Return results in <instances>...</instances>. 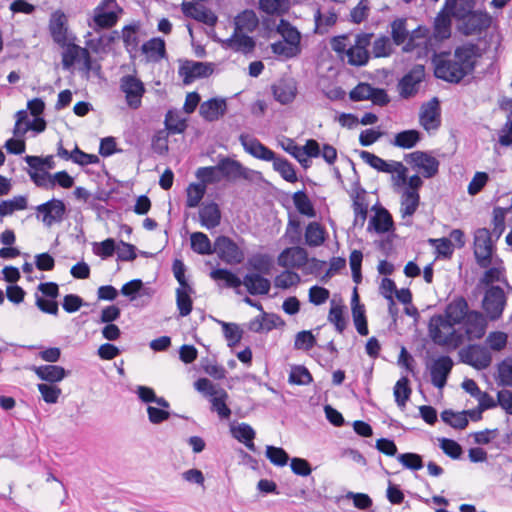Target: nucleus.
I'll return each instance as SVG.
<instances>
[{"label":"nucleus","instance_id":"1","mask_svg":"<svg viewBox=\"0 0 512 512\" xmlns=\"http://www.w3.org/2000/svg\"><path fill=\"white\" fill-rule=\"evenodd\" d=\"M480 49L475 43H465L458 46L454 53H434L432 62L437 78L449 83H459L475 70Z\"/></svg>","mask_w":512,"mask_h":512},{"label":"nucleus","instance_id":"2","mask_svg":"<svg viewBox=\"0 0 512 512\" xmlns=\"http://www.w3.org/2000/svg\"><path fill=\"white\" fill-rule=\"evenodd\" d=\"M428 334L438 346L457 349L464 343V334L456 328V324L440 314L433 315L428 324Z\"/></svg>","mask_w":512,"mask_h":512},{"label":"nucleus","instance_id":"3","mask_svg":"<svg viewBox=\"0 0 512 512\" xmlns=\"http://www.w3.org/2000/svg\"><path fill=\"white\" fill-rule=\"evenodd\" d=\"M495 239L487 228H478L474 232V257L476 263L481 268H488L493 263L499 261L495 254Z\"/></svg>","mask_w":512,"mask_h":512},{"label":"nucleus","instance_id":"4","mask_svg":"<svg viewBox=\"0 0 512 512\" xmlns=\"http://www.w3.org/2000/svg\"><path fill=\"white\" fill-rule=\"evenodd\" d=\"M217 164L221 178H225L229 181L237 179L253 181L255 178L261 177L260 172L244 167L239 161L233 160L229 157L221 158Z\"/></svg>","mask_w":512,"mask_h":512},{"label":"nucleus","instance_id":"5","mask_svg":"<svg viewBox=\"0 0 512 512\" xmlns=\"http://www.w3.org/2000/svg\"><path fill=\"white\" fill-rule=\"evenodd\" d=\"M506 295L499 286L489 287L482 300V308L490 320H497L501 317L506 306Z\"/></svg>","mask_w":512,"mask_h":512},{"label":"nucleus","instance_id":"6","mask_svg":"<svg viewBox=\"0 0 512 512\" xmlns=\"http://www.w3.org/2000/svg\"><path fill=\"white\" fill-rule=\"evenodd\" d=\"M37 218L42 215L45 226L51 227L55 223H61L67 214V208L63 200L52 198L36 207Z\"/></svg>","mask_w":512,"mask_h":512},{"label":"nucleus","instance_id":"7","mask_svg":"<svg viewBox=\"0 0 512 512\" xmlns=\"http://www.w3.org/2000/svg\"><path fill=\"white\" fill-rule=\"evenodd\" d=\"M404 160L427 179L434 177L439 171L440 162L424 151H414L406 154Z\"/></svg>","mask_w":512,"mask_h":512},{"label":"nucleus","instance_id":"8","mask_svg":"<svg viewBox=\"0 0 512 512\" xmlns=\"http://www.w3.org/2000/svg\"><path fill=\"white\" fill-rule=\"evenodd\" d=\"M214 252L222 261L229 265L240 264L244 260L242 249L227 236L216 238L214 241Z\"/></svg>","mask_w":512,"mask_h":512},{"label":"nucleus","instance_id":"9","mask_svg":"<svg viewBox=\"0 0 512 512\" xmlns=\"http://www.w3.org/2000/svg\"><path fill=\"white\" fill-rule=\"evenodd\" d=\"M461 361L478 370L486 369L492 362L490 351L480 345H470L459 352Z\"/></svg>","mask_w":512,"mask_h":512},{"label":"nucleus","instance_id":"10","mask_svg":"<svg viewBox=\"0 0 512 512\" xmlns=\"http://www.w3.org/2000/svg\"><path fill=\"white\" fill-rule=\"evenodd\" d=\"M424 76L425 70L423 65L417 64L413 66V68L407 72L398 83L400 96L404 99H408L417 94L419 85L424 79Z\"/></svg>","mask_w":512,"mask_h":512},{"label":"nucleus","instance_id":"11","mask_svg":"<svg viewBox=\"0 0 512 512\" xmlns=\"http://www.w3.org/2000/svg\"><path fill=\"white\" fill-rule=\"evenodd\" d=\"M453 365L454 363L450 356L442 355L434 359L428 366L431 383L438 389L444 388Z\"/></svg>","mask_w":512,"mask_h":512},{"label":"nucleus","instance_id":"12","mask_svg":"<svg viewBox=\"0 0 512 512\" xmlns=\"http://www.w3.org/2000/svg\"><path fill=\"white\" fill-rule=\"evenodd\" d=\"M120 88L126 95L127 105L131 109H138L145 92L143 83L132 75H125L121 78Z\"/></svg>","mask_w":512,"mask_h":512},{"label":"nucleus","instance_id":"13","mask_svg":"<svg viewBox=\"0 0 512 512\" xmlns=\"http://www.w3.org/2000/svg\"><path fill=\"white\" fill-rule=\"evenodd\" d=\"M460 31L466 35H475L487 29L491 24V17L487 12L472 10L462 19Z\"/></svg>","mask_w":512,"mask_h":512},{"label":"nucleus","instance_id":"14","mask_svg":"<svg viewBox=\"0 0 512 512\" xmlns=\"http://www.w3.org/2000/svg\"><path fill=\"white\" fill-rule=\"evenodd\" d=\"M239 141L245 152L254 158L263 161H272L275 159V152L263 145L257 138L248 134H241L239 136Z\"/></svg>","mask_w":512,"mask_h":512},{"label":"nucleus","instance_id":"15","mask_svg":"<svg viewBox=\"0 0 512 512\" xmlns=\"http://www.w3.org/2000/svg\"><path fill=\"white\" fill-rule=\"evenodd\" d=\"M307 262L308 253L300 246L284 249L277 258L278 265L283 268H302Z\"/></svg>","mask_w":512,"mask_h":512},{"label":"nucleus","instance_id":"16","mask_svg":"<svg viewBox=\"0 0 512 512\" xmlns=\"http://www.w3.org/2000/svg\"><path fill=\"white\" fill-rule=\"evenodd\" d=\"M419 121L427 131L430 129H437L440 126L441 115L438 98L434 97L421 106Z\"/></svg>","mask_w":512,"mask_h":512},{"label":"nucleus","instance_id":"17","mask_svg":"<svg viewBox=\"0 0 512 512\" xmlns=\"http://www.w3.org/2000/svg\"><path fill=\"white\" fill-rule=\"evenodd\" d=\"M463 323L465 328L464 338L475 340L481 339L485 335L487 322L481 312L470 311Z\"/></svg>","mask_w":512,"mask_h":512},{"label":"nucleus","instance_id":"18","mask_svg":"<svg viewBox=\"0 0 512 512\" xmlns=\"http://www.w3.org/2000/svg\"><path fill=\"white\" fill-rule=\"evenodd\" d=\"M211 63L186 61L179 69V74L183 77L184 84H190L195 79L208 77L213 73Z\"/></svg>","mask_w":512,"mask_h":512},{"label":"nucleus","instance_id":"19","mask_svg":"<svg viewBox=\"0 0 512 512\" xmlns=\"http://www.w3.org/2000/svg\"><path fill=\"white\" fill-rule=\"evenodd\" d=\"M49 30L56 44L61 47L67 45V19L62 11L58 10L51 15Z\"/></svg>","mask_w":512,"mask_h":512},{"label":"nucleus","instance_id":"20","mask_svg":"<svg viewBox=\"0 0 512 512\" xmlns=\"http://www.w3.org/2000/svg\"><path fill=\"white\" fill-rule=\"evenodd\" d=\"M36 376L47 383H58L61 382L64 378L70 375V371L66 370L62 366L58 365H41V366H33L31 368Z\"/></svg>","mask_w":512,"mask_h":512},{"label":"nucleus","instance_id":"21","mask_svg":"<svg viewBox=\"0 0 512 512\" xmlns=\"http://www.w3.org/2000/svg\"><path fill=\"white\" fill-rule=\"evenodd\" d=\"M469 312L466 299L464 297H456L446 306L444 313L441 315L458 325L463 323Z\"/></svg>","mask_w":512,"mask_h":512},{"label":"nucleus","instance_id":"22","mask_svg":"<svg viewBox=\"0 0 512 512\" xmlns=\"http://www.w3.org/2000/svg\"><path fill=\"white\" fill-rule=\"evenodd\" d=\"M242 285L251 295H267L271 288L270 280L259 273H247L242 279Z\"/></svg>","mask_w":512,"mask_h":512},{"label":"nucleus","instance_id":"23","mask_svg":"<svg viewBox=\"0 0 512 512\" xmlns=\"http://www.w3.org/2000/svg\"><path fill=\"white\" fill-rule=\"evenodd\" d=\"M351 198L353 200V211L355 214V222L358 220L363 224L368 213V204L366 202V191L360 186L359 182L353 185Z\"/></svg>","mask_w":512,"mask_h":512},{"label":"nucleus","instance_id":"24","mask_svg":"<svg viewBox=\"0 0 512 512\" xmlns=\"http://www.w3.org/2000/svg\"><path fill=\"white\" fill-rule=\"evenodd\" d=\"M226 101L224 99H209L200 105L199 113L207 121L218 120L226 112Z\"/></svg>","mask_w":512,"mask_h":512},{"label":"nucleus","instance_id":"25","mask_svg":"<svg viewBox=\"0 0 512 512\" xmlns=\"http://www.w3.org/2000/svg\"><path fill=\"white\" fill-rule=\"evenodd\" d=\"M223 46L234 51L249 53L254 49L255 41L252 37L235 30L230 38L223 41Z\"/></svg>","mask_w":512,"mask_h":512},{"label":"nucleus","instance_id":"26","mask_svg":"<svg viewBox=\"0 0 512 512\" xmlns=\"http://www.w3.org/2000/svg\"><path fill=\"white\" fill-rule=\"evenodd\" d=\"M183 12L209 26H213L217 22V17L213 12L191 2L183 3Z\"/></svg>","mask_w":512,"mask_h":512},{"label":"nucleus","instance_id":"27","mask_svg":"<svg viewBox=\"0 0 512 512\" xmlns=\"http://www.w3.org/2000/svg\"><path fill=\"white\" fill-rule=\"evenodd\" d=\"M272 91L275 100L286 105L295 99L297 89L293 81L281 80L272 86Z\"/></svg>","mask_w":512,"mask_h":512},{"label":"nucleus","instance_id":"28","mask_svg":"<svg viewBox=\"0 0 512 512\" xmlns=\"http://www.w3.org/2000/svg\"><path fill=\"white\" fill-rule=\"evenodd\" d=\"M118 14L115 11H107L103 6H97L94 9V27L95 31L101 29H110L118 22Z\"/></svg>","mask_w":512,"mask_h":512},{"label":"nucleus","instance_id":"29","mask_svg":"<svg viewBox=\"0 0 512 512\" xmlns=\"http://www.w3.org/2000/svg\"><path fill=\"white\" fill-rule=\"evenodd\" d=\"M199 217L202 226L207 229H213L220 224L221 212L219 206L214 203H208L203 205L199 210Z\"/></svg>","mask_w":512,"mask_h":512},{"label":"nucleus","instance_id":"30","mask_svg":"<svg viewBox=\"0 0 512 512\" xmlns=\"http://www.w3.org/2000/svg\"><path fill=\"white\" fill-rule=\"evenodd\" d=\"M451 36V15L444 10L438 13L434 21L433 38L438 41L448 39Z\"/></svg>","mask_w":512,"mask_h":512},{"label":"nucleus","instance_id":"31","mask_svg":"<svg viewBox=\"0 0 512 512\" xmlns=\"http://www.w3.org/2000/svg\"><path fill=\"white\" fill-rule=\"evenodd\" d=\"M474 6V0H446L444 10L452 17L462 20L474 9Z\"/></svg>","mask_w":512,"mask_h":512},{"label":"nucleus","instance_id":"32","mask_svg":"<svg viewBox=\"0 0 512 512\" xmlns=\"http://www.w3.org/2000/svg\"><path fill=\"white\" fill-rule=\"evenodd\" d=\"M165 129L168 134H180L187 128V118L179 110H169L166 114Z\"/></svg>","mask_w":512,"mask_h":512},{"label":"nucleus","instance_id":"33","mask_svg":"<svg viewBox=\"0 0 512 512\" xmlns=\"http://www.w3.org/2000/svg\"><path fill=\"white\" fill-rule=\"evenodd\" d=\"M120 39V33L113 30L108 34H102L98 38L86 41V45L95 53L108 52L112 44Z\"/></svg>","mask_w":512,"mask_h":512},{"label":"nucleus","instance_id":"34","mask_svg":"<svg viewBox=\"0 0 512 512\" xmlns=\"http://www.w3.org/2000/svg\"><path fill=\"white\" fill-rule=\"evenodd\" d=\"M359 155L365 163L379 172L394 173L395 164H398V161H385L379 156L365 150L360 151Z\"/></svg>","mask_w":512,"mask_h":512},{"label":"nucleus","instance_id":"35","mask_svg":"<svg viewBox=\"0 0 512 512\" xmlns=\"http://www.w3.org/2000/svg\"><path fill=\"white\" fill-rule=\"evenodd\" d=\"M428 29L419 26L414 29L405 42L403 46L404 52H412L415 48L420 47L422 45H427V42H431L432 38H428Z\"/></svg>","mask_w":512,"mask_h":512},{"label":"nucleus","instance_id":"36","mask_svg":"<svg viewBox=\"0 0 512 512\" xmlns=\"http://www.w3.org/2000/svg\"><path fill=\"white\" fill-rule=\"evenodd\" d=\"M420 203V195L416 191L404 190L401 195L402 218L411 217L417 210Z\"/></svg>","mask_w":512,"mask_h":512},{"label":"nucleus","instance_id":"37","mask_svg":"<svg viewBox=\"0 0 512 512\" xmlns=\"http://www.w3.org/2000/svg\"><path fill=\"white\" fill-rule=\"evenodd\" d=\"M305 243L310 247H318L325 241V229L318 222H310L305 230Z\"/></svg>","mask_w":512,"mask_h":512},{"label":"nucleus","instance_id":"38","mask_svg":"<svg viewBox=\"0 0 512 512\" xmlns=\"http://www.w3.org/2000/svg\"><path fill=\"white\" fill-rule=\"evenodd\" d=\"M421 140V134L419 131L411 129L404 130L397 133L394 137V140L391 142L394 146L410 149L416 146V144Z\"/></svg>","mask_w":512,"mask_h":512},{"label":"nucleus","instance_id":"39","mask_svg":"<svg viewBox=\"0 0 512 512\" xmlns=\"http://www.w3.org/2000/svg\"><path fill=\"white\" fill-rule=\"evenodd\" d=\"M371 226L377 233H386L393 227L392 216L386 209H382L371 218L368 226V230Z\"/></svg>","mask_w":512,"mask_h":512},{"label":"nucleus","instance_id":"40","mask_svg":"<svg viewBox=\"0 0 512 512\" xmlns=\"http://www.w3.org/2000/svg\"><path fill=\"white\" fill-rule=\"evenodd\" d=\"M271 162L273 163L274 170L277 171L284 180L291 183L297 181L294 166L287 159L276 155L275 159Z\"/></svg>","mask_w":512,"mask_h":512},{"label":"nucleus","instance_id":"41","mask_svg":"<svg viewBox=\"0 0 512 512\" xmlns=\"http://www.w3.org/2000/svg\"><path fill=\"white\" fill-rule=\"evenodd\" d=\"M191 248L195 253L205 255L212 254L214 252V246L208 238V236L202 232H194L190 237Z\"/></svg>","mask_w":512,"mask_h":512},{"label":"nucleus","instance_id":"42","mask_svg":"<svg viewBox=\"0 0 512 512\" xmlns=\"http://www.w3.org/2000/svg\"><path fill=\"white\" fill-rule=\"evenodd\" d=\"M258 25V18L252 10H245L235 18V30L252 32Z\"/></svg>","mask_w":512,"mask_h":512},{"label":"nucleus","instance_id":"43","mask_svg":"<svg viewBox=\"0 0 512 512\" xmlns=\"http://www.w3.org/2000/svg\"><path fill=\"white\" fill-rule=\"evenodd\" d=\"M391 37L393 43L397 46L405 45V42L409 36L407 29V20L404 18H397L391 22Z\"/></svg>","mask_w":512,"mask_h":512},{"label":"nucleus","instance_id":"44","mask_svg":"<svg viewBox=\"0 0 512 512\" xmlns=\"http://www.w3.org/2000/svg\"><path fill=\"white\" fill-rule=\"evenodd\" d=\"M192 292L193 289L190 285L188 287L181 286L176 291L177 307L182 317L189 315L192 310V300L190 297Z\"/></svg>","mask_w":512,"mask_h":512},{"label":"nucleus","instance_id":"45","mask_svg":"<svg viewBox=\"0 0 512 512\" xmlns=\"http://www.w3.org/2000/svg\"><path fill=\"white\" fill-rule=\"evenodd\" d=\"M297 211L308 217H315L316 212L312 202L304 191H297L292 196Z\"/></svg>","mask_w":512,"mask_h":512},{"label":"nucleus","instance_id":"46","mask_svg":"<svg viewBox=\"0 0 512 512\" xmlns=\"http://www.w3.org/2000/svg\"><path fill=\"white\" fill-rule=\"evenodd\" d=\"M441 419L446 424L450 425L455 429H464L468 425V419L466 417V412H454L451 409L444 410L441 413Z\"/></svg>","mask_w":512,"mask_h":512},{"label":"nucleus","instance_id":"47","mask_svg":"<svg viewBox=\"0 0 512 512\" xmlns=\"http://www.w3.org/2000/svg\"><path fill=\"white\" fill-rule=\"evenodd\" d=\"M210 277L215 281H224L227 288H239L242 285V279L228 269H214L210 272Z\"/></svg>","mask_w":512,"mask_h":512},{"label":"nucleus","instance_id":"48","mask_svg":"<svg viewBox=\"0 0 512 512\" xmlns=\"http://www.w3.org/2000/svg\"><path fill=\"white\" fill-rule=\"evenodd\" d=\"M411 388L409 386V379L404 376L401 377L394 386L395 402L399 407H404L411 395Z\"/></svg>","mask_w":512,"mask_h":512},{"label":"nucleus","instance_id":"49","mask_svg":"<svg viewBox=\"0 0 512 512\" xmlns=\"http://www.w3.org/2000/svg\"><path fill=\"white\" fill-rule=\"evenodd\" d=\"M277 31L282 35L285 42L299 47L301 39L300 33L288 21L281 19L277 26Z\"/></svg>","mask_w":512,"mask_h":512},{"label":"nucleus","instance_id":"50","mask_svg":"<svg viewBox=\"0 0 512 512\" xmlns=\"http://www.w3.org/2000/svg\"><path fill=\"white\" fill-rule=\"evenodd\" d=\"M509 211H511V208L496 207L493 209V228L492 231H490V233L492 234V237L495 238V241H497L501 237L502 233L505 230V216L506 213Z\"/></svg>","mask_w":512,"mask_h":512},{"label":"nucleus","instance_id":"51","mask_svg":"<svg viewBox=\"0 0 512 512\" xmlns=\"http://www.w3.org/2000/svg\"><path fill=\"white\" fill-rule=\"evenodd\" d=\"M28 175L30 176V179L32 182L39 188H42L44 190H53L54 189V183L51 180L53 175L50 174L47 170H33L29 169L27 171Z\"/></svg>","mask_w":512,"mask_h":512},{"label":"nucleus","instance_id":"52","mask_svg":"<svg viewBox=\"0 0 512 512\" xmlns=\"http://www.w3.org/2000/svg\"><path fill=\"white\" fill-rule=\"evenodd\" d=\"M93 253L102 259H108L112 257L117 250V243L113 238H107L101 242L93 243Z\"/></svg>","mask_w":512,"mask_h":512},{"label":"nucleus","instance_id":"53","mask_svg":"<svg viewBox=\"0 0 512 512\" xmlns=\"http://www.w3.org/2000/svg\"><path fill=\"white\" fill-rule=\"evenodd\" d=\"M347 62L352 66H363L369 60L367 49L359 48L353 44L346 51Z\"/></svg>","mask_w":512,"mask_h":512},{"label":"nucleus","instance_id":"54","mask_svg":"<svg viewBox=\"0 0 512 512\" xmlns=\"http://www.w3.org/2000/svg\"><path fill=\"white\" fill-rule=\"evenodd\" d=\"M66 50L62 55V65L64 69L71 68L77 61L83 59V49L76 44L66 45Z\"/></svg>","mask_w":512,"mask_h":512},{"label":"nucleus","instance_id":"55","mask_svg":"<svg viewBox=\"0 0 512 512\" xmlns=\"http://www.w3.org/2000/svg\"><path fill=\"white\" fill-rule=\"evenodd\" d=\"M249 266L255 270V273L261 274H270L271 269L273 267L272 260L270 256L266 254H257L254 255L248 261Z\"/></svg>","mask_w":512,"mask_h":512},{"label":"nucleus","instance_id":"56","mask_svg":"<svg viewBox=\"0 0 512 512\" xmlns=\"http://www.w3.org/2000/svg\"><path fill=\"white\" fill-rule=\"evenodd\" d=\"M139 26L137 24L126 25L122 30V35L120 38L123 39L124 45L128 52H132L133 50H137L139 45V40L137 37Z\"/></svg>","mask_w":512,"mask_h":512},{"label":"nucleus","instance_id":"57","mask_svg":"<svg viewBox=\"0 0 512 512\" xmlns=\"http://www.w3.org/2000/svg\"><path fill=\"white\" fill-rule=\"evenodd\" d=\"M285 237L290 244L298 246L302 241L301 223L298 218L289 217Z\"/></svg>","mask_w":512,"mask_h":512},{"label":"nucleus","instance_id":"58","mask_svg":"<svg viewBox=\"0 0 512 512\" xmlns=\"http://www.w3.org/2000/svg\"><path fill=\"white\" fill-rule=\"evenodd\" d=\"M313 381L309 370L302 365H295L291 368L289 382L296 385H308Z\"/></svg>","mask_w":512,"mask_h":512},{"label":"nucleus","instance_id":"59","mask_svg":"<svg viewBox=\"0 0 512 512\" xmlns=\"http://www.w3.org/2000/svg\"><path fill=\"white\" fill-rule=\"evenodd\" d=\"M24 161L33 170L43 171V170L54 169V167H55V162L53 160L52 155H48L44 158H42L40 156L26 155L24 157Z\"/></svg>","mask_w":512,"mask_h":512},{"label":"nucleus","instance_id":"60","mask_svg":"<svg viewBox=\"0 0 512 512\" xmlns=\"http://www.w3.org/2000/svg\"><path fill=\"white\" fill-rule=\"evenodd\" d=\"M222 326L224 337L228 341L229 346H235L242 339L243 331L235 323H227L224 321L219 322Z\"/></svg>","mask_w":512,"mask_h":512},{"label":"nucleus","instance_id":"61","mask_svg":"<svg viewBox=\"0 0 512 512\" xmlns=\"http://www.w3.org/2000/svg\"><path fill=\"white\" fill-rule=\"evenodd\" d=\"M37 388L47 404H55L62 393L61 388L51 383H40Z\"/></svg>","mask_w":512,"mask_h":512},{"label":"nucleus","instance_id":"62","mask_svg":"<svg viewBox=\"0 0 512 512\" xmlns=\"http://www.w3.org/2000/svg\"><path fill=\"white\" fill-rule=\"evenodd\" d=\"M196 177L202 182L201 184L216 183L221 180L218 164L216 166L200 167L196 171Z\"/></svg>","mask_w":512,"mask_h":512},{"label":"nucleus","instance_id":"63","mask_svg":"<svg viewBox=\"0 0 512 512\" xmlns=\"http://www.w3.org/2000/svg\"><path fill=\"white\" fill-rule=\"evenodd\" d=\"M393 47L391 40L388 36H380L374 42L372 46V53L374 57H388L392 54Z\"/></svg>","mask_w":512,"mask_h":512},{"label":"nucleus","instance_id":"64","mask_svg":"<svg viewBox=\"0 0 512 512\" xmlns=\"http://www.w3.org/2000/svg\"><path fill=\"white\" fill-rule=\"evenodd\" d=\"M498 385L512 387V359H505L498 364Z\"/></svg>","mask_w":512,"mask_h":512}]
</instances>
